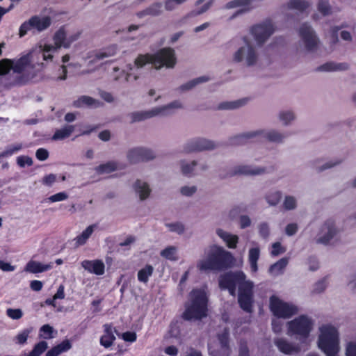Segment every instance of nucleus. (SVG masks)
Here are the masks:
<instances>
[{"label":"nucleus","mask_w":356,"mask_h":356,"mask_svg":"<svg viewBox=\"0 0 356 356\" xmlns=\"http://www.w3.org/2000/svg\"><path fill=\"white\" fill-rule=\"evenodd\" d=\"M36 54L35 58H38L41 54L44 61H53L54 56V54L58 50L52 46L51 44H39L36 48H33Z\"/></svg>","instance_id":"obj_22"},{"label":"nucleus","mask_w":356,"mask_h":356,"mask_svg":"<svg viewBox=\"0 0 356 356\" xmlns=\"http://www.w3.org/2000/svg\"><path fill=\"white\" fill-rule=\"evenodd\" d=\"M52 266V263L42 264L37 261L30 260L25 266L24 270L30 273H40L51 269Z\"/></svg>","instance_id":"obj_26"},{"label":"nucleus","mask_w":356,"mask_h":356,"mask_svg":"<svg viewBox=\"0 0 356 356\" xmlns=\"http://www.w3.org/2000/svg\"><path fill=\"white\" fill-rule=\"evenodd\" d=\"M68 198V195L65 192H60L48 197V201L56 202L65 200Z\"/></svg>","instance_id":"obj_57"},{"label":"nucleus","mask_w":356,"mask_h":356,"mask_svg":"<svg viewBox=\"0 0 356 356\" xmlns=\"http://www.w3.org/2000/svg\"><path fill=\"white\" fill-rule=\"evenodd\" d=\"M33 29V24L31 19L29 18L28 20L24 22L19 29V37L23 38L24 35L27 34V33Z\"/></svg>","instance_id":"obj_51"},{"label":"nucleus","mask_w":356,"mask_h":356,"mask_svg":"<svg viewBox=\"0 0 356 356\" xmlns=\"http://www.w3.org/2000/svg\"><path fill=\"white\" fill-rule=\"evenodd\" d=\"M161 256L172 261L177 259V248L175 246H169L161 252Z\"/></svg>","instance_id":"obj_45"},{"label":"nucleus","mask_w":356,"mask_h":356,"mask_svg":"<svg viewBox=\"0 0 356 356\" xmlns=\"http://www.w3.org/2000/svg\"><path fill=\"white\" fill-rule=\"evenodd\" d=\"M165 226L168 228L169 231L178 234H182L185 232V227L181 222L167 223Z\"/></svg>","instance_id":"obj_52"},{"label":"nucleus","mask_w":356,"mask_h":356,"mask_svg":"<svg viewBox=\"0 0 356 356\" xmlns=\"http://www.w3.org/2000/svg\"><path fill=\"white\" fill-rule=\"evenodd\" d=\"M297 205V199L295 197L291 195L285 196L283 201V207L285 210H294L296 209Z\"/></svg>","instance_id":"obj_48"},{"label":"nucleus","mask_w":356,"mask_h":356,"mask_svg":"<svg viewBox=\"0 0 356 356\" xmlns=\"http://www.w3.org/2000/svg\"><path fill=\"white\" fill-rule=\"evenodd\" d=\"M277 117L282 124L285 127L289 126L296 119L295 113L291 110L281 111Z\"/></svg>","instance_id":"obj_36"},{"label":"nucleus","mask_w":356,"mask_h":356,"mask_svg":"<svg viewBox=\"0 0 356 356\" xmlns=\"http://www.w3.org/2000/svg\"><path fill=\"white\" fill-rule=\"evenodd\" d=\"M96 228L97 225L95 224L87 227L79 235H78L74 238L76 245L79 247L85 245Z\"/></svg>","instance_id":"obj_31"},{"label":"nucleus","mask_w":356,"mask_h":356,"mask_svg":"<svg viewBox=\"0 0 356 356\" xmlns=\"http://www.w3.org/2000/svg\"><path fill=\"white\" fill-rule=\"evenodd\" d=\"M241 46L232 54V60L247 67H256L259 63V54L252 40L247 36L241 39Z\"/></svg>","instance_id":"obj_7"},{"label":"nucleus","mask_w":356,"mask_h":356,"mask_svg":"<svg viewBox=\"0 0 356 356\" xmlns=\"http://www.w3.org/2000/svg\"><path fill=\"white\" fill-rule=\"evenodd\" d=\"M326 286L327 285L325 282L324 280H321L314 285L312 292L314 293H321L325 291Z\"/></svg>","instance_id":"obj_62"},{"label":"nucleus","mask_w":356,"mask_h":356,"mask_svg":"<svg viewBox=\"0 0 356 356\" xmlns=\"http://www.w3.org/2000/svg\"><path fill=\"white\" fill-rule=\"evenodd\" d=\"M257 0H232L225 5V8L233 9L239 8L240 9L231 17H234L248 13L255 8L254 3Z\"/></svg>","instance_id":"obj_16"},{"label":"nucleus","mask_w":356,"mask_h":356,"mask_svg":"<svg viewBox=\"0 0 356 356\" xmlns=\"http://www.w3.org/2000/svg\"><path fill=\"white\" fill-rule=\"evenodd\" d=\"M133 188L136 195L140 201L148 199L152 193V188L149 184L141 179H137L133 184Z\"/></svg>","instance_id":"obj_20"},{"label":"nucleus","mask_w":356,"mask_h":356,"mask_svg":"<svg viewBox=\"0 0 356 356\" xmlns=\"http://www.w3.org/2000/svg\"><path fill=\"white\" fill-rule=\"evenodd\" d=\"M154 268L151 265H146L138 272V279L140 282L147 283L149 277L152 275Z\"/></svg>","instance_id":"obj_43"},{"label":"nucleus","mask_w":356,"mask_h":356,"mask_svg":"<svg viewBox=\"0 0 356 356\" xmlns=\"http://www.w3.org/2000/svg\"><path fill=\"white\" fill-rule=\"evenodd\" d=\"M117 52L118 47L116 45H111L99 51H90L88 54L86 58L88 60V65H93L100 60L115 56Z\"/></svg>","instance_id":"obj_13"},{"label":"nucleus","mask_w":356,"mask_h":356,"mask_svg":"<svg viewBox=\"0 0 356 356\" xmlns=\"http://www.w3.org/2000/svg\"><path fill=\"white\" fill-rule=\"evenodd\" d=\"M232 259V254L222 247L210 246L204 252V257L200 259L197 267L200 271L219 270L226 267L227 262Z\"/></svg>","instance_id":"obj_3"},{"label":"nucleus","mask_w":356,"mask_h":356,"mask_svg":"<svg viewBox=\"0 0 356 356\" xmlns=\"http://www.w3.org/2000/svg\"><path fill=\"white\" fill-rule=\"evenodd\" d=\"M275 343L278 349L285 354H291L292 353H296L299 350V348L297 346L289 343L284 339H277L275 341Z\"/></svg>","instance_id":"obj_32"},{"label":"nucleus","mask_w":356,"mask_h":356,"mask_svg":"<svg viewBox=\"0 0 356 356\" xmlns=\"http://www.w3.org/2000/svg\"><path fill=\"white\" fill-rule=\"evenodd\" d=\"M197 191V188L195 185H186L180 188V193L182 195L191 197Z\"/></svg>","instance_id":"obj_54"},{"label":"nucleus","mask_w":356,"mask_h":356,"mask_svg":"<svg viewBox=\"0 0 356 356\" xmlns=\"http://www.w3.org/2000/svg\"><path fill=\"white\" fill-rule=\"evenodd\" d=\"M218 345L216 347H209L211 356H229L230 349L228 346V334L227 332L218 337Z\"/></svg>","instance_id":"obj_17"},{"label":"nucleus","mask_w":356,"mask_h":356,"mask_svg":"<svg viewBox=\"0 0 356 356\" xmlns=\"http://www.w3.org/2000/svg\"><path fill=\"white\" fill-rule=\"evenodd\" d=\"M140 147H134L128 150L127 153V159L131 164L141 162Z\"/></svg>","instance_id":"obj_44"},{"label":"nucleus","mask_w":356,"mask_h":356,"mask_svg":"<svg viewBox=\"0 0 356 356\" xmlns=\"http://www.w3.org/2000/svg\"><path fill=\"white\" fill-rule=\"evenodd\" d=\"M314 326L313 321L307 316H300L293 321L288 322L287 327L289 335L296 334L300 338L308 337Z\"/></svg>","instance_id":"obj_8"},{"label":"nucleus","mask_w":356,"mask_h":356,"mask_svg":"<svg viewBox=\"0 0 356 356\" xmlns=\"http://www.w3.org/2000/svg\"><path fill=\"white\" fill-rule=\"evenodd\" d=\"M216 147V144L205 138H193L188 140L184 145L183 149L185 153L211 150Z\"/></svg>","instance_id":"obj_12"},{"label":"nucleus","mask_w":356,"mask_h":356,"mask_svg":"<svg viewBox=\"0 0 356 356\" xmlns=\"http://www.w3.org/2000/svg\"><path fill=\"white\" fill-rule=\"evenodd\" d=\"M141 162L149 161L155 159L156 155L153 151L146 148L140 147Z\"/></svg>","instance_id":"obj_55"},{"label":"nucleus","mask_w":356,"mask_h":356,"mask_svg":"<svg viewBox=\"0 0 356 356\" xmlns=\"http://www.w3.org/2000/svg\"><path fill=\"white\" fill-rule=\"evenodd\" d=\"M209 80V77L207 76H200L196 79H194L191 81H188L187 83L181 85L179 86V90L181 92L190 90L194 87H195L197 85L207 82Z\"/></svg>","instance_id":"obj_42"},{"label":"nucleus","mask_w":356,"mask_h":356,"mask_svg":"<svg viewBox=\"0 0 356 356\" xmlns=\"http://www.w3.org/2000/svg\"><path fill=\"white\" fill-rule=\"evenodd\" d=\"M54 44L52 46L57 50L62 47L68 48L70 42H67V33L63 28L59 29L53 36Z\"/></svg>","instance_id":"obj_28"},{"label":"nucleus","mask_w":356,"mask_h":356,"mask_svg":"<svg viewBox=\"0 0 356 356\" xmlns=\"http://www.w3.org/2000/svg\"><path fill=\"white\" fill-rule=\"evenodd\" d=\"M131 122H138L147 120L146 111H140L132 112L129 114Z\"/></svg>","instance_id":"obj_50"},{"label":"nucleus","mask_w":356,"mask_h":356,"mask_svg":"<svg viewBox=\"0 0 356 356\" xmlns=\"http://www.w3.org/2000/svg\"><path fill=\"white\" fill-rule=\"evenodd\" d=\"M118 163L115 161H108L95 168V171L99 175L108 174L118 170Z\"/></svg>","instance_id":"obj_37"},{"label":"nucleus","mask_w":356,"mask_h":356,"mask_svg":"<svg viewBox=\"0 0 356 356\" xmlns=\"http://www.w3.org/2000/svg\"><path fill=\"white\" fill-rule=\"evenodd\" d=\"M221 289H228L232 296H234L238 287V301L240 307L245 312H251L253 303L254 282L247 279L246 275L241 270L228 272L219 278Z\"/></svg>","instance_id":"obj_1"},{"label":"nucleus","mask_w":356,"mask_h":356,"mask_svg":"<svg viewBox=\"0 0 356 356\" xmlns=\"http://www.w3.org/2000/svg\"><path fill=\"white\" fill-rule=\"evenodd\" d=\"M316 6L318 11L324 16L332 13V7L328 0H318Z\"/></svg>","instance_id":"obj_46"},{"label":"nucleus","mask_w":356,"mask_h":356,"mask_svg":"<svg viewBox=\"0 0 356 356\" xmlns=\"http://www.w3.org/2000/svg\"><path fill=\"white\" fill-rule=\"evenodd\" d=\"M248 102V98H243L232 102H226L219 105V108L225 110H234L245 106Z\"/></svg>","instance_id":"obj_39"},{"label":"nucleus","mask_w":356,"mask_h":356,"mask_svg":"<svg viewBox=\"0 0 356 356\" xmlns=\"http://www.w3.org/2000/svg\"><path fill=\"white\" fill-rule=\"evenodd\" d=\"M163 3L161 2H154L150 4L145 9L140 10L136 13L138 18L142 19L147 16L157 17L163 14Z\"/></svg>","instance_id":"obj_21"},{"label":"nucleus","mask_w":356,"mask_h":356,"mask_svg":"<svg viewBox=\"0 0 356 356\" xmlns=\"http://www.w3.org/2000/svg\"><path fill=\"white\" fill-rule=\"evenodd\" d=\"M346 356H356V341H350L347 343Z\"/></svg>","instance_id":"obj_60"},{"label":"nucleus","mask_w":356,"mask_h":356,"mask_svg":"<svg viewBox=\"0 0 356 356\" xmlns=\"http://www.w3.org/2000/svg\"><path fill=\"white\" fill-rule=\"evenodd\" d=\"M269 307L273 315L278 318H289L298 312L296 305L286 302L275 296L270 298Z\"/></svg>","instance_id":"obj_10"},{"label":"nucleus","mask_w":356,"mask_h":356,"mask_svg":"<svg viewBox=\"0 0 356 356\" xmlns=\"http://www.w3.org/2000/svg\"><path fill=\"white\" fill-rule=\"evenodd\" d=\"M74 131V126L65 125L61 129H57L52 136L53 140H61L68 138Z\"/></svg>","instance_id":"obj_35"},{"label":"nucleus","mask_w":356,"mask_h":356,"mask_svg":"<svg viewBox=\"0 0 356 356\" xmlns=\"http://www.w3.org/2000/svg\"><path fill=\"white\" fill-rule=\"evenodd\" d=\"M40 336L44 339H52L54 337L53 333L54 332L53 327L49 325H44L40 330Z\"/></svg>","instance_id":"obj_53"},{"label":"nucleus","mask_w":356,"mask_h":356,"mask_svg":"<svg viewBox=\"0 0 356 356\" xmlns=\"http://www.w3.org/2000/svg\"><path fill=\"white\" fill-rule=\"evenodd\" d=\"M350 69L348 63H337L334 61L327 62L318 67L317 70L323 72H344Z\"/></svg>","instance_id":"obj_23"},{"label":"nucleus","mask_w":356,"mask_h":356,"mask_svg":"<svg viewBox=\"0 0 356 356\" xmlns=\"http://www.w3.org/2000/svg\"><path fill=\"white\" fill-rule=\"evenodd\" d=\"M71 348V343L68 340L62 341L60 344L49 350L46 356H58L60 353L65 352Z\"/></svg>","instance_id":"obj_40"},{"label":"nucleus","mask_w":356,"mask_h":356,"mask_svg":"<svg viewBox=\"0 0 356 356\" xmlns=\"http://www.w3.org/2000/svg\"><path fill=\"white\" fill-rule=\"evenodd\" d=\"M318 348L326 356H337L339 350V337L336 327L330 324L319 327Z\"/></svg>","instance_id":"obj_6"},{"label":"nucleus","mask_w":356,"mask_h":356,"mask_svg":"<svg viewBox=\"0 0 356 356\" xmlns=\"http://www.w3.org/2000/svg\"><path fill=\"white\" fill-rule=\"evenodd\" d=\"M181 108H183V104L179 101H175L167 105L154 107L156 116H166L172 114L175 110Z\"/></svg>","instance_id":"obj_27"},{"label":"nucleus","mask_w":356,"mask_h":356,"mask_svg":"<svg viewBox=\"0 0 356 356\" xmlns=\"http://www.w3.org/2000/svg\"><path fill=\"white\" fill-rule=\"evenodd\" d=\"M47 347L48 345L46 341H40L34 346L33 349L27 356H40L43 352L46 350Z\"/></svg>","instance_id":"obj_49"},{"label":"nucleus","mask_w":356,"mask_h":356,"mask_svg":"<svg viewBox=\"0 0 356 356\" xmlns=\"http://www.w3.org/2000/svg\"><path fill=\"white\" fill-rule=\"evenodd\" d=\"M299 35L307 51H314L318 49L320 41L310 25L302 24L299 29Z\"/></svg>","instance_id":"obj_11"},{"label":"nucleus","mask_w":356,"mask_h":356,"mask_svg":"<svg viewBox=\"0 0 356 356\" xmlns=\"http://www.w3.org/2000/svg\"><path fill=\"white\" fill-rule=\"evenodd\" d=\"M311 6V3L306 0H290L284 8L288 10H297L304 11Z\"/></svg>","instance_id":"obj_34"},{"label":"nucleus","mask_w":356,"mask_h":356,"mask_svg":"<svg viewBox=\"0 0 356 356\" xmlns=\"http://www.w3.org/2000/svg\"><path fill=\"white\" fill-rule=\"evenodd\" d=\"M36 51L31 49L28 53L22 55L17 59L4 58L0 60V75H6L12 70L13 72L21 74L24 72L28 67L34 68L38 67L40 69L44 68L45 64L42 62L33 64L35 58Z\"/></svg>","instance_id":"obj_5"},{"label":"nucleus","mask_w":356,"mask_h":356,"mask_svg":"<svg viewBox=\"0 0 356 356\" xmlns=\"http://www.w3.org/2000/svg\"><path fill=\"white\" fill-rule=\"evenodd\" d=\"M197 165V162L196 161H188L181 160L179 161L181 172L183 175L186 176H192L193 175Z\"/></svg>","instance_id":"obj_38"},{"label":"nucleus","mask_w":356,"mask_h":356,"mask_svg":"<svg viewBox=\"0 0 356 356\" xmlns=\"http://www.w3.org/2000/svg\"><path fill=\"white\" fill-rule=\"evenodd\" d=\"M272 251L271 254L273 256H277L280 254L284 253L286 251V249L281 245V243L279 242L274 243L272 245Z\"/></svg>","instance_id":"obj_61"},{"label":"nucleus","mask_w":356,"mask_h":356,"mask_svg":"<svg viewBox=\"0 0 356 356\" xmlns=\"http://www.w3.org/2000/svg\"><path fill=\"white\" fill-rule=\"evenodd\" d=\"M338 230L332 221H327L322 226L319 236L316 240L318 243L327 245L334 238Z\"/></svg>","instance_id":"obj_14"},{"label":"nucleus","mask_w":356,"mask_h":356,"mask_svg":"<svg viewBox=\"0 0 356 356\" xmlns=\"http://www.w3.org/2000/svg\"><path fill=\"white\" fill-rule=\"evenodd\" d=\"M177 63L175 51L170 47L161 49L155 54H139L134 60V65L140 69L147 64H152L156 70L163 67L172 69Z\"/></svg>","instance_id":"obj_2"},{"label":"nucleus","mask_w":356,"mask_h":356,"mask_svg":"<svg viewBox=\"0 0 356 356\" xmlns=\"http://www.w3.org/2000/svg\"><path fill=\"white\" fill-rule=\"evenodd\" d=\"M275 31V27L273 22L265 20L252 26L250 29V33L256 44L260 47L267 42Z\"/></svg>","instance_id":"obj_9"},{"label":"nucleus","mask_w":356,"mask_h":356,"mask_svg":"<svg viewBox=\"0 0 356 356\" xmlns=\"http://www.w3.org/2000/svg\"><path fill=\"white\" fill-rule=\"evenodd\" d=\"M259 232L261 237L266 238L270 233L268 225L266 222L261 223L259 225Z\"/></svg>","instance_id":"obj_63"},{"label":"nucleus","mask_w":356,"mask_h":356,"mask_svg":"<svg viewBox=\"0 0 356 356\" xmlns=\"http://www.w3.org/2000/svg\"><path fill=\"white\" fill-rule=\"evenodd\" d=\"M115 339L112 327L110 325H104V334L100 339V343L105 348H108L112 346Z\"/></svg>","instance_id":"obj_33"},{"label":"nucleus","mask_w":356,"mask_h":356,"mask_svg":"<svg viewBox=\"0 0 356 356\" xmlns=\"http://www.w3.org/2000/svg\"><path fill=\"white\" fill-rule=\"evenodd\" d=\"M288 263L289 259L287 258H282L270 267L269 273L273 275H278L282 274Z\"/></svg>","instance_id":"obj_41"},{"label":"nucleus","mask_w":356,"mask_h":356,"mask_svg":"<svg viewBox=\"0 0 356 356\" xmlns=\"http://www.w3.org/2000/svg\"><path fill=\"white\" fill-rule=\"evenodd\" d=\"M266 172L264 167L248 165H239L234 168L232 173L235 175L257 176Z\"/></svg>","instance_id":"obj_18"},{"label":"nucleus","mask_w":356,"mask_h":356,"mask_svg":"<svg viewBox=\"0 0 356 356\" xmlns=\"http://www.w3.org/2000/svg\"><path fill=\"white\" fill-rule=\"evenodd\" d=\"M251 225V219L247 215H242L239 218V225L241 229H245Z\"/></svg>","instance_id":"obj_64"},{"label":"nucleus","mask_w":356,"mask_h":356,"mask_svg":"<svg viewBox=\"0 0 356 356\" xmlns=\"http://www.w3.org/2000/svg\"><path fill=\"white\" fill-rule=\"evenodd\" d=\"M216 233L220 237L229 248L234 249L237 246L238 236L232 234L221 228H218Z\"/></svg>","instance_id":"obj_25"},{"label":"nucleus","mask_w":356,"mask_h":356,"mask_svg":"<svg viewBox=\"0 0 356 356\" xmlns=\"http://www.w3.org/2000/svg\"><path fill=\"white\" fill-rule=\"evenodd\" d=\"M258 136H263L267 140L275 143H282L286 138L284 133L275 129H270L268 131L259 129L248 134V137L249 138L256 137Z\"/></svg>","instance_id":"obj_15"},{"label":"nucleus","mask_w":356,"mask_h":356,"mask_svg":"<svg viewBox=\"0 0 356 356\" xmlns=\"http://www.w3.org/2000/svg\"><path fill=\"white\" fill-rule=\"evenodd\" d=\"M211 4H212V1H209L207 2L201 8H197V9L191 11V16H197V15H202V14L204 13L205 12H207L209 9V8L211 7Z\"/></svg>","instance_id":"obj_58"},{"label":"nucleus","mask_w":356,"mask_h":356,"mask_svg":"<svg viewBox=\"0 0 356 356\" xmlns=\"http://www.w3.org/2000/svg\"><path fill=\"white\" fill-rule=\"evenodd\" d=\"M101 105L102 104L98 100L86 95L81 96L73 102V106L76 108L84 106L97 108Z\"/></svg>","instance_id":"obj_29"},{"label":"nucleus","mask_w":356,"mask_h":356,"mask_svg":"<svg viewBox=\"0 0 356 356\" xmlns=\"http://www.w3.org/2000/svg\"><path fill=\"white\" fill-rule=\"evenodd\" d=\"M30 19L33 24V30L38 32L45 31L51 24V19L49 16L33 15Z\"/></svg>","instance_id":"obj_24"},{"label":"nucleus","mask_w":356,"mask_h":356,"mask_svg":"<svg viewBox=\"0 0 356 356\" xmlns=\"http://www.w3.org/2000/svg\"><path fill=\"white\" fill-rule=\"evenodd\" d=\"M208 296L206 289H193L189 293L183 318L186 320H200L207 316Z\"/></svg>","instance_id":"obj_4"},{"label":"nucleus","mask_w":356,"mask_h":356,"mask_svg":"<svg viewBox=\"0 0 356 356\" xmlns=\"http://www.w3.org/2000/svg\"><path fill=\"white\" fill-rule=\"evenodd\" d=\"M282 197V193L280 191H271L269 192L266 197L267 202L271 206L277 205Z\"/></svg>","instance_id":"obj_47"},{"label":"nucleus","mask_w":356,"mask_h":356,"mask_svg":"<svg viewBox=\"0 0 356 356\" xmlns=\"http://www.w3.org/2000/svg\"><path fill=\"white\" fill-rule=\"evenodd\" d=\"M17 163L20 167H24L25 165L31 166L33 164V160L29 156H22L17 159Z\"/></svg>","instance_id":"obj_59"},{"label":"nucleus","mask_w":356,"mask_h":356,"mask_svg":"<svg viewBox=\"0 0 356 356\" xmlns=\"http://www.w3.org/2000/svg\"><path fill=\"white\" fill-rule=\"evenodd\" d=\"M81 265L88 272L97 275H102L105 271V265L102 260H83Z\"/></svg>","instance_id":"obj_19"},{"label":"nucleus","mask_w":356,"mask_h":356,"mask_svg":"<svg viewBox=\"0 0 356 356\" xmlns=\"http://www.w3.org/2000/svg\"><path fill=\"white\" fill-rule=\"evenodd\" d=\"M260 257V248L258 246L252 248L248 251V262L250 266L252 273H255L258 270L257 261Z\"/></svg>","instance_id":"obj_30"},{"label":"nucleus","mask_w":356,"mask_h":356,"mask_svg":"<svg viewBox=\"0 0 356 356\" xmlns=\"http://www.w3.org/2000/svg\"><path fill=\"white\" fill-rule=\"evenodd\" d=\"M6 314L10 318L17 320L22 317L23 312L21 309L9 308L6 310Z\"/></svg>","instance_id":"obj_56"}]
</instances>
